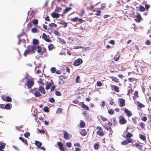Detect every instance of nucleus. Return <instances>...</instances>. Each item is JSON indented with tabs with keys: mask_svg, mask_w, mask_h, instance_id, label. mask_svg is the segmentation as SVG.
Returning a JSON list of instances; mask_svg holds the SVG:
<instances>
[{
	"mask_svg": "<svg viewBox=\"0 0 151 151\" xmlns=\"http://www.w3.org/2000/svg\"><path fill=\"white\" fill-rule=\"evenodd\" d=\"M82 63V60L81 58H79L75 61L73 65L75 66H78L81 64Z\"/></svg>",
	"mask_w": 151,
	"mask_h": 151,
	"instance_id": "obj_1",
	"label": "nucleus"
},
{
	"mask_svg": "<svg viewBox=\"0 0 151 151\" xmlns=\"http://www.w3.org/2000/svg\"><path fill=\"white\" fill-rule=\"evenodd\" d=\"M27 48L30 51V53H34V51L36 49V47L35 45H29L27 46Z\"/></svg>",
	"mask_w": 151,
	"mask_h": 151,
	"instance_id": "obj_2",
	"label": "nucleus"
},
{
	"mask_svg": "<svg viewBox=\"0 0 151 151\" xmlns=\"http://www.w3.org/2000/svg\"><path fill=\"white\" fill-rule=\"evenodd\" d=\"M57 145L59 147L60 151H65V148H66L65 146V147H64L63 144L61 142H58L57 143Z\"/></svg>",
	"mask_w": 151,
	"mask_h": 151,
	"instance_id": "obj_3",
	"label": "nucleus"
},
{
	"mask_svg": "<svg viewBox=\"0 0 151 151\" xmlns=\"http://www.w3.org/2000/svg\"><path fill=\"white\" fill-rule=\"evenodd\" d=\"M34 84V81L33 80H30L29 79H28V80L27 81V86L28 88H30L32 87Z\"/></svg>",
	"mask_w": 151,
	"mask_h": 151,
	"instance_id": "obj_4",
	"label": "nucleus"
},
{
	"mask_svg": "<svg viewBox=\"0 0 151 151\" xmlns=\"http://www.w3.org/2000/svg\"><path fill=\"white\" fill-rule=\"evenodd\" d=\"M119 102L120 104V106L121 107L124 106L125 104V100L123 99H119Z\"/></svg>",
	"mask_w": 151,
	"mask_h": 151,
	"instance_id": "obj_5",
	"label": "nucleus"
},
{
	"mask_svg": "<svg viewBox=\"0 0 151 151\" xmlns=\"http://www.w3.org/2000/svg\"><path fill=\"white\" fill-rule=\"evenodd\" d=\"M42 38L44 40H45V41L47 42H50L51 40L49 38L47 37V35L45 33H43L42 34Z\"/></svg>",
	"mask_w": 151,
	"mask_h": 151,
	"instance_id": "obj_6",
	"label": "nucleus"
},
{
	"mask_svg": "<svg viewBox=\"0 0 151 151\" xmlns=\"http://www.w3.org/2000/svg\"><path fill=\"white\" fill-rule=\"evenodd\" d=\"M137 15L136 16V18L137 19H134V20L137 22L139 23L141 21L142 18L140 14L138 13H137Z\"/></svg>",
	"mask_w": 151,
	"mask_h": 151,
	"instance_id": "obj_7",
	"label": "nucleus"
},
{
	"mask_svg": "<svg viewBox=\"0 0 151 151\" xmlns=\"http://www.w3.org/2000/svg\"><path fill=\"white\" fill-rule=\"evenodd\" d=\"M51 16L53 18H58L60 16V14L57 13L53 12L51 14Z\"/></svg>",
	"mask_w": 151,
	"mask_h": 151,
	"instance_id": "obj_8",
	"label": "nucleus"
},
{
	"mask_svg": "<svg viewBox=\"0 0 151 151\" xmlns=\"http://www.w3.org/2000/svg\"><path fill=\"white\" fill-rule=\"evenodd\" d=\"M119 122L121 124H124L126 123L127 120L124 117H122L119 120Z\"/></svg>",
	"mask_w": 151,
	"mask_h": 151,
	"instance_id": "obj_9",
	"label": "nucleus"
},
{
	"mask_svg": "<svg viewBox=\"0 0 151 151\" xmlns=\"http://www.w3.org/2000/svg\"><path fill=\"white\" fill-rule=\"evenodd\" d=\"M124 111L125 113L127 114L128 117L132 115V113L131 111L126 108L124 109Z\"/></svg>",
	"mask_w": 151,
	"mask_h": 151,
	"instance_id": "obj_10",
	"label": "nucleus"
},
{
	"mask_svg": "<svg viewBox=\"0 0 151 151\" xmlns=\"http://www.w3.org/2000/svg\"><path fill=\"white\" fill-rule=\"evenodd\" d=\"M35 144L37 147V148H40L42 145V143L41 142L37 140L35 141Z\"/></svg>",
	"mask_w": 151,
	"mask_h": 151,
	"instance_id": "obj_11",
	"label": "nucleus"
},
{
	"mask_svg": "<svg viewBox=\"0 0 151 151\" xmlns=\"http://www.w3.org/2000/svg\"><path fill=\"white\" fill-rule=\"evenodd\" d=\"M38 90L43 94L46 93L44 88L42 86H40L38 88Z\"/></svg>",
	"mask_w": 151,
	"mask_h": 151,
	"instance_id": "obj_12",
	"label": "nucleus"
},
{
	"mask_svg": "<svg viewBox=\"0 0 151 151\" xmlns=\"http://www.w3.org/2000/svg\"><path fill=\"white\" fill-rule=\"evenodd\" d=\"M2 99L4 101H7L8 102H11L12 101V98L9 96H7L6 97V99L2 98Z\"/></svg>",
	"mask_w": 151,
	"mask_h": 151,
	"instance_id": "obj_13",
	"label": "nucleus"
},
{
	"mask_svg": "<svg viewBox=\"0 0 151 151\" xmlns=\"http://www.w3.org/2000/svg\"><path fill=\"white\" fill-rule=\"evenodd\" d=\"M57 26V25L54 23H52L50 24L48 26V29H52V27H56Z\"/></svg>",
	"mask_w": 151,
	"mask_h": 151,
	"instance_id": "obj_14",
	"label": "nucleus"
},
{
	"mask_svg": "<svg viewBox=\"0 0 151 151\" xmlns=\"http://www.w3.org/2000/svg\"><path fill=\"white\" fill-rule=\"evenodd\" d=\"M80 133L83 136H85L86 134V130L85 129H83L81 130V132H80Z\"/></svg>",
	"mask_w": 151,
	"mask_h": 151,
	"instance_id": "obj_15",
	"label": "nucleus"
},
{
	"mask_svg": "<svg viewBox=\"0 0 151 151\" xmlns=\"http://www.w3.org/2000/svg\"><path fill=\"white\" fill-rule=\"evenodd\" d=\"M72 8L70 7H66L65 9L64 10L63 13V14H65L68 11L71 9Z\"/></svg>",
	"mask_w": 151,
	"mask_h": 151,
	"instance_id": "obj_16",
	"label": "nucleus"
},
{
	"mask_svg": "<svg viewBox=\"0 0 151 151\" xmlns=\"http://www.w3.org/2000/svg\"><path fill=\"white\" fill-rule=\"evenodd\" d=\"M19 139L20 140H21L22 142L24 143L26 145H27L28 144L27 143V141L26 139H24L23 137H19Z\"/></svg>",
	"mask_w": 151,
	"mask_h": 151,
	"instance_id": "obj_17",
	"label": "nucleus"
},
{
	"mask_svg": "<svg viewBox=\"0 0 151 151\" xmlns=\"http://www.w3.org/2000/svg\"><path fill=\"white\" fill-rule=\"evenodd\" d=\"M128 93H127V95L129 96L131 92H132L133 90H132V88L130 86H128Z\"/></svg>",
	"mask_w": 151,
	"mask_h": 151,
	"instance_id": "obj_18",
	"label": "nucleus"
},
{
	"mask_svg": "<svg viewBox=\"0 0 151 151\" xmlns=\"http://www.w3.org/2000/svg\"><path fill=\"white\" fill-rule=\"evenodd\" d=\"M64 137L65 139H66L68 137L69 135L68 133L65 131H63Z\"/></svg>",
	"mask_w": 151,
	"mask_h": 151,
	"instance_id": "obj_19",
	"label": "nucleus"
},
{
	"mask_svg": "<svg viewBox=\"0 0 151 151\" xmlns=\"http://www.w3.org/2000/svg\"><path fill=\"white\" fill-rule=\"evenodd\" d=\"M82 107L86 110H88L89 109V107L84 104L83 102H82Z\"/></svg>",
	"mask_w": 151,
	"mask_h": 151,
	"instance_id": "obj_20",
	"label": "nucleus"
},
{
	"mask_svg": "<svg viewBox=\"0 0 151 151\" xmlns=\"http://www.w3.org/2000/svg\"><path fill=\"white\" fill-rule=\"evenodd\" d=\"M11 104H6L4 108L6 109H10L11 108Z\"/></svg>",
	"mask_w": 151,
	"mask_h": 151,
	"instance_id": "obj_21",
	"label": "nucleus"
},
{
	"mask_svg": "<svg viewBox=\"0 0 151 151\" xmlns=\"http://www.w3.org/2000/svg\"><path fill=\"white\" fill-rule=\"evenodd\" d=\"M62 10V9L60 7H59L58 6H56V8L55 10V12H60Z\"/></svg>",
	"mask_w": 151,
	"mask_h": 151,
	"instance_id": "obj_22",
	"label": "nucleus"
},
{
	"mask_svg": "<svg viewBox=\"0 0 151 151\" xmlns=\"http://www.w3.org/2000/svg\"><path fill=\"white\" fill-rule=\"evenodd\" d=\"M113 88L116 92H118L119 91V88L118 87L115 86H113Z\"/></svg>",
	"mask_w": 151,
	"mask_h": 151,
	"instance_id": "obj_23",
	"label": "nucleus"
},
{
	"mask_svg": "<svg viewBox=\"0 0 151 151\" xmlns=\"http://www.w3.org/2000/svg\"><path fill=\"white\" fill-rule=\"evenodd\" d=\"M39 43L38 40L36 39H33V44L34 45H37Z\"/></svg>",
	"mask_w": 151,
	"mask_h": 151,
	"instance_id": "obj_24",
	"label": "nucleus"
},
{
	"mask_svg": "<svg viewBox=\"0 0 151 151\" xmlns=\"http://www.w3.org/2000/svg\"><path fill=\"white\" fill-rule=\"evenodd\" d=\"M34 95L36 97H40V96H42L40 93L37 91H36L34 93Z\"/></svg>",
	"mask_w": 151,
	"mask_h": 151,
	"instance_id": "obj_25",
	"label": "nucleus"
},
{
	"mask_svg": "<svg viewBox=\"0 0 151 151\" xmlns=\"http://www.w3.org/2000/svg\"><path fill=\"white\" fill-rule=\"evenodd\" d=\"M33 26V24L32 22H30L28 24L27 28L28 29H30V28Z\"/></svg>",
	"mask_w": 151,
	"mask_h": 151,
	"instance_id": "obj_26",
	"label": "nucleus"
},
{
	"mask_svg": "<svg viewBox=\"0 0 151 151\" xmlns=\"http://www.w3.org/2000/svg\"><path fill=\"white\" fill-rule=\"evenodd\" d=\"M81 122L80 124V126L81 128H83L85 126V123L84 122L81 121Z\"/></svg>",
	"mask_w": 151,
	"mask_h": 151,
	"instance_id": "obj_27",
	"label": "nucleus"
},
{
	"mask_svg": "<svg viewBox=\"0 0 151 151\" xmlns=\"http://www.w3.org/2000/svg\"><path fill=\"white\" fill-rule=\"evenodd\" d=\"M33 24L35 25H37L38 24V20L37 19H34L32 21V22Z\"/></svg>",
	"mask_w": 151,
	"mask_h": 151,
	"instance_id": "obj_28",
	"label": "nucleus"
},
{
	"mask_svg": "<svg viewBox=\"0 0 151 151\" xmlns=\"http://www.w3.org/2000/svg\"><path fill=\"white\" fill-rule=\"evenodd\" d=\"M139 138L141 139H142L143 141L146 140V137L145 135L139 134Z\"/></svg>",
	"mask_w": 151,
	"mask_h": 151,
	"instance_id": "obj_29",
	"label": "nucleus"
},
{
	"mask_svg": "<svg viewBox=\"0 0 151 151\" xmlns=\"http://www.w3.org/2000/svg\"><path fill=\"white\" fill-rule=\"evenodd\" d=\"M58 23L60 24L63 25L65 27H66L67 26V23L66 22H64L63 21H61L60 22H59Z\"/></svg>",
	"mask_w": 151,
	"mask_h": 151,
	"instance_id": "obj_30",
	"label": "nucleus"
},
{
	"mask_svg": "<svg viewBox=\"0 0 151 151\" xmlns=\"http://www.w3.org/2000/svg\"><path fill=\"white\" fill-rule=\"evenodd\" d=\"M121 144L122 145H126L128 144V141L127 140V139L121 142Z\"/></svg>",
	"mask_w": 151,
	"mask_h": 151,
	"instance_id": "obj_31",
	"label": "nucleus"
},
{
	"mask_svg": "<svg viewBox=\"0 0 151 151\" xmlns=\"http://www.w3.org/2000/svg\"><path fill=\"white\" fill-rule=\"evenodd\" d=\"M58 40L59 41V42L63 44H65L66 42L63 39L61 38H59Z\"/></svg>",
	"mask_w": 151,
	"mask_h": 151,
	"instance_id": "obj_32",
	"label": "nucleus"
},
{
	"mask_svg": "<svg viewBox=\"0 0 151 151\" xmlns=\"http://www.w3.org/2000/svg\"><path fill=\"white\" fill-rule=\"evenodd\" d=\"M30 53V51L28 49L26 50H25L24 53V55L25 56H27V55L29 54Z\"/></svg>",
	"mask_w": 151,
	"mask_h": 151,
	"instance_id": "obj_33",
	"label": "nucleus"
},
{
	"mask_svg": "<svg viewBox=\"0 0 151 151\" xmlns=\"http://www.w3.org/2000/svg\"><path fill=\"white\" fill-rule=\"evenodd\" d=\"M135 145L138 149H141L143 147V146L142 145L139 144L137 143H136L135 144Z\"/></svg>",
	"mask_w": 151,
	"mask_h": 151,
	"instance_id": "obj_34",
	"label": "nucleus"
},
{
	"mask_svg": "<svg viewBox=\"0 0 151 151\" xmlns=\"http://www.w3.org/2000/svg\"><path fill=\"white\" fill-rule=\"evenodd\" d=\"M133 135L130 132H128L126 135L127 138H130L133 136Z\"/></svg>",
	"mask_w": 151,
	"mask_h": 151,
	"instance_id": "obj_35",
	"label": "nucleus"
},
{
	"mask_svg": "<svg viewBox=\"0 0 151 151\" xmlns=\"http://www.w3.org/2000/svg\"><path fill=\"white\" fill-rule=\"evenodd\" d=\"M97 134L98 135L100 136H103L104 134V133L103 132H100L99 131H98L97 132Z\"/></svg>",
	"mask_w": 151,
	"mask_h": 151,
	"instance_id": "obj_36",
	"label": "nucleus"
},
{
	"mask_svg": "<svg viewBox=\"0 0 151 151\" xmlns=\"http://www.w3.org/2000/svg\"><path fill=\"white\" fill-rule=\"evenodd\" d=\"M54 46L53 44H51L49 45L48 46V48L49 50H51L54 47Z\"/></svg>",
	"mask_w": 151,
	"mask_h": 151,
	"instance_id": "obj_37",
	"label": "nucleus"
},
{
	"mask_svg": "<svg viewBox=\"0 0 151 151\" xmlns=\"http://www.w3.org/2000/svg\"><path fill=\"white\" fill-rule=\"evenodd\" d=\"M111 78L113 81L115 82H118V79L112 76Z\"/></svg>",
	"mask_w": 151,
	"mask_h": 151,
	"instance_id": "obj_38",
	"label": "nucleus"
},
{
	"mask_svg": "<svg viewBox=\"0 0 151 151\" xmlns=\"http://www.w3.org/2000/svg\"><path fill=\"white\" fill-rule=\"evenodd\" d=\"M137 105L140 108H142L145 107V106L142 104L140 103L139 101L137 102Z\"/></svg>",
	"mask_w": 151,
	"mask_h": 151,
	"instance_id": "obj_39",
	"label": "nucleus"
},
{
	"mask_svg": "<svg viewBox=\"0 0 151 151\" xmlns=\"http://www.w3.org/2000/svg\"><path fill=\"white\" fill-rule=\"evenodd\" d=\"M52 86V84L50 83L48 84L46 86L45 89L47 90H48Z\"/></svg>",
	"mask_w": 151,
	"mask_h": 151,
	"instance_id": "obj_40",
	"label": "nucleus"
},
{
	"mask_svg": "<svg viewBox=\"0 0 151 151\" xmlns=\"http://www.w3.org/2000/svg\"><path fill=\"white\" fill-rule=\"evenodd\" d=\"M56 68L55 67H52L50 69V71L52 73H55L56 71Z\"/></svg>",
	"mask_w": 151,
	"mask_h": 151,
	"instance_id": "obj_41",
	"label": "nucleus"
},
{
	"mask_svg": "<svg viewBox=\"0 0 151 151\" xmlns=\"http://www.w3.org/2000/svg\"><path fill=\"white\" fill-rule=\"evenodd\" d=\"M43 110L46 112H48L49 111L48 107L47 106L45 107L43 109Z\"/></svg>",
	"mask_w": 151,
	"mask_h": 151,
	"instance_id": "obj_42",
	"label": "nucleus"
},
{
	"mask_svg": "<svg viewBox=\"0 0 151 151\" xmlns=\"http://www.w3.org/2000/svg\"><path fill=\"white\" fill-rule=\"evenodd\" d=\"M22 35L23 34H20L18 36V38L19 39V41L18 42V44L19 45H20V42L21 41L20 37L21 36H22Z\"/></svg>",
	"mask_w": 151,
	"mask_h": 151,
	"instance_id": "obj_43",
	"label": "nucleus"
},
{
	"mask_svg": "<svg viewBox=\"0 0 151 151\" xmlns=\"http://www.w3.org/2000/svg\"><path fill=\"white\" fill-rule=\"evenodd\" d=\"M48 101L49 102L52 103H53L55 101V99L53 98H49L48 99Z\"/></svg>",
	"mask_w": 151,
	"mask_h": 151,
	"instance_id": "obj_44",
	"label": "nucleus"
},
{
	"mask_svg": "<svg viewBox=\"0 0 151 151\" xmlns=\"http://www.w3.org/2000/svg\"><path fill=\"white\" fill-rule=\"evenodd\" d=\"M38 31V30L37 28H34L32 29L31 31L32 33H35L37 32Z\"/></svg>",
	"mask_w": 151,
	"mask_h": 151,
	"instance_id": "obj_45",
	"label": "nucleus"
},
{
	"mask_svg": "<svg viewBox=\"0 0 151 151\" xmlns=\"http://www.w3.org/2000/svg\"><path fill=\"white\" fill-rule=\"evenodd\" d=\"M108 113L110 115L113 114L114 113V111L111 109H109L108 111Z\"/></svg>",
	"mask_w": 151,
	"mask_h": 151,
	"instance_id": "obj_46",
	"label": "nucleus"
},
{
	"mask_svg": "<svg viewBox=\"0 0 151 151\" xmlns=\"http://www.w3.org/2000/svg\"><path fill=\"white\" fill-rule=\"evenodd\" d=\"M80 14H79L81 16H82L84 14V11L83 9H82L80 11Z\"/></svg>",
	"mask_w": 151,
	"mask_h": 151,
	"instance_id": "obj_47",
	"label": "nucleus"
},
{
	"mask_svg": "<svg viewBox=\"0 0 151 151\" xmlns=\"http://www.w3.org/2000/svg\"><path fill=\"white\" fill-rule=\"evenodd\" d=\"M55 94L56 96H61L62 95L61 93L58 91H55Z\"/></svg>",
	"mask_w": 151,
	"mask_h": 151,
	"instance_id": "obj_48",
	"label": "nucleus"
},
{
	"mask_svg": "<svg viewBox=\"0 0 151 151\" xmlns=\"http://www.w3.org/2000/svg\"><path fill=\"white\" fill-rule=\"evenodd\" d=\"M137 118L136 117H135L134 118H132V121L133 123L136 124H137L136 119Z\"/></svg>",
	"mask_w": 151,
	"mask_h": 151,
	"instance_id": "obj_49",
	"label": "nucleus"
},
{
	"mask_svg": "<svg viewBox=\"0 0 151 151\" xmlns=\"http://www.w3.org/2000/svg\"><path fill=\"white\" fill-rule=\"evenodd\" d=\"M78 17H75L73 18H71L70 19V20L74 22H76L78 20Z\"/></svg>",
	"mask_w": 151,
	"mask_h": 151,
	"instance_id": "obj_50",
	"label": "nucleus"
},
{
	"mask_svg": "<svg viewBox=\"0 0 151 151\" xmlns=\"http://www.w3.org/2000/svg\"><path fill=\"white\" fill-rule=\"evenodd\" d=\"M139 10L142 12L144 11L145 10V7L142 6H140L139 7Z\"/></svg>",
	"mask_w": 151,
	"mask_h": 151,
	"instance_id": "obj_51",
	"label": "nucleus"
},
{
	"mask_svg": "<svg viewBox=\"0 0 151 151\" xmlns=\"http://www.w3.org/2000/svg\"><path fill=\"white\" fill-rule=\"evenodd\" d=\"M62 109L61 108H59L57 109L56 112L57 113L60 114L62 112Z\"/></svg>",
	"mask_w": 151,
	"mask_h": 151,
	"instance_id": "obj_52",
	"label": "nucleus"
},
{
	"mask_svg": "<svg viewBox=\"0 0 151 151\" xmlns=\"http://www.w3.org/2000/svg\"><path fill=\"white\" fill-rule=\"evenodd\" d=\"M99 147V144H98L96 143L94 145V148L95 150L98 149Z\"/></svg>",
	"mask_w": 151,
	"mask_h": 151,
	"instance_id": "obj_53",
	"label": "nucleus"
},
{
	"mask_svg": "<svg viewBox=\"0 0 151 151\" xmlns=\"http://www.w3.org/2000/svg\"><path fill=\"white\" fill-rule=\"evenodd\" d=\"M100 117L103 121H105L107 120V119L106 118L104 117L102 115L100 116Z\"/></svg>",
	"mask_w": 151,
	"mask_h": 151,
	"instance_id": "obj_54",
	"label": "nucleus"
},
{
	"mask_svg": "<svg viewBox=\"0 0 151 151\" xmlns=\"http://www.w3.org/2000/svg\"><path fill=\"white\" fill-rule=\"evenodd\" d=\"M105 128L108 131H110L111 133L113 132V131H112L111 128L110 127H105Z\"/></svg>",
	"mask_w": 151,
	"mask_h": 151,
	"instance_id": "obj_55",
	"label": "nucleus"
},
{
	"mask_svg": "<svg viewBox=\"0 0 151 151\" xmlns=\"http://www.w3.org/2000/svg\"><path fill=\"white\" fill-rule=\"evenodd\" d=\"M30 134L29 132H26L24 134V136L25 137H28L30 135Z\"/></svg>",
	"mask_w": 151,
	"mask_h": 151,
	"instance_id": "obj_56",
	"label": "nucleus"
},
{
	"mask_svg": "<svg viewBox=\"0 0 151 151\" xmlns=\"http://www.w3.org/2000/svg\"><path fill=\"white\" fill-rule=\"evenodd\" d=\"M112 119L113 120V124L115 126V125H117V121L115 120V118H113Z\"/></svg>",
	"mask_w": 151,
	"mask_h": 151,
	"instance_id": "obj_57",
	"label": "nucleus"
},
{
	"mask_svg": "<svg viewBox=\"0 0 151 151\" xmlns=\"http://www.w3.org/2000/svg\"><path fill=\"white\" fill-rule=\"evenodd\" d=\"M37 52L38 53H40L41 52V47L39 46H38L37 47Z\"/></svg>",
	"mask_w": 151,
	"mask_h": 151,
	"instance_id": "obj_58",
	"label": "nucleus"
},
{
	"mask_svg": "<svg viewBox=\"0 0 151 151\" xmlns=\"http://www.w3.org/2000/svg\"><path fill=\"white\" fill-rule=\"evenodd\" d=\"M66 146L68 147H70L72 146L71 143L70 142H67L66 144Z\"/></svg>",
	"mask_w": 151,
	"mask_h": 151,
	"instance_id": "obj_59",
	"label": "nucleus"
},
{
	"mask_svg": "<svg viewBox=\"0 0 151 151\" xmlns=\"http://www.w3.org/2000/svg\"><path fill=\"white\" fill-rule=\"evenodd\" d=\"M138 92L137 91H135L134 93V95L137 98H138L139 97V96L138 95Z\"/></svg>",
	"mask_w": 151,
	"mask_h": 151,
	"instance_id": "obj_60",
	"label": "nucleus"
},
{
	"mask_svg": "<svg viewBox=\"0 0 151 151\" xmlns=\"http://www.w3.org/2000/svg\"><path fill=\"white\" fill-rule=\"evenodd\" d=\"M54 33L56 35L58 36H60V33L58 32L57 31H55L54 32Z\"/></svg>",
	"mask_w": 151,
	"mask_h": 151,
	"instance_id": "obj_61",
	"label": "nucleus"
},
{
	"mask_svg": "<svg viewBox=\"0 0 151 151\" xmlns=\"http://www.w3.org/2000/svg\"><path fill=\"white\" fill-rule=\"evenodd\" d=\"M102 84L100 81H98L96 83V85L98 86H102Z\"/></svg>",
	"mask_w": 151,
	"mask_h": 151,
	"instance_id": "obj_62",
	"label": "nucleus"
},
{
	"mask_svg": "<svg viewBox=\"0 0 151 151\" xmlns=\"http://www.w3.org/2000/svg\"><path fill=\"white\" fill-rule=\"evenodd\" d=\"M5 143H4V144H3L2 145H1H1H0V149H4L5 147Z\"/></svg>",
	"mask_w": 151,
	"mask_h": 151,
	"instance_id": "obj_63",
	"label": "nucleus"
},
{
	"mask_svg": "<svg viewBox=\"0 0 151 151\" xmlns=\"http://www.w3.org/2000/svg\"><path fill=\"white\" fill-rule=\"evenodd\" d=\"M38 131H39V132L41 133H44L45 132V131L43 129L40 130L38 129Z\"/></svg>",
	"mask_w": 151,
	"mask_h": 151,
	"instance_id": "obj_64",
	"label": "nucleus"
}]
</instances>
